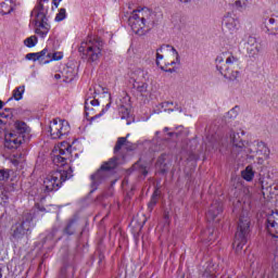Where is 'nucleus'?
Listing matches in <instances>:
<instances>
[{
    "label": "nucleus",
    "mask_w": 278,
    "mask_h": 278,
    "mask_svg": "<svg viewBox=\"0 0 278 278\" xmlns=\"http://www.w3.org/2000/svg\"><path fill=\"white\" fill-rule=\"evenodd\" d=\"M23 94H25V86H20L13 90L12 98L9 99V101H12L13 99L15 101H21L23 99Z\"/></svg>",
    "instance_id": "25"
},
{
    "label": "nucleus",
    "mask_w": 278,
    "mask_h": 278,
    "mask_svg": "<svg viewBox=\"0 0 278 278\" xmlns=\"http://www.w3.org/2000/svg\"><path fill=\"white\" fill-rule=\"evenodd\" d=\"M223 24L226 26L228 31H230V34H236V31H238V27H240V20L228 13L224 16Z\"/></svg>",
    "instance_id": "18"
},
{
    "label": "nucleus",
    "mask_w": 278,
    "mask_h": 278,
    "mask_svg": "<svg viewBox=\"0 0 278 278\" xmlns=\"http://www.w3.org/2000/svg\"><path fill=\"white\" fill-rule=\"evenodd\" d=\"M164 131H168V127H165V128H164Z\"/></svg>",
    "instance_id": "53"
},
{
    "label": "nucleus",
    "mask_w": 278,
    "mask_h": 278,
    "mask_svg": "<svg viewBox=\"0 0 278 278\" xmlns=\"http://www.w3.org/2000/svg\"><path fill=\"white\" fill-rule=\"evenodd\" d=\"M25 142L27 141L22 139V137L16 136L14 132L5 135L4 138L5 149H18V147H21V144H25Z\"/></svg>",
    "instance_id": "16"
},
{
    "label": "nucleus",
    "mask_w": 278,
    "mask_h": 278,
    "mask_svg": "<svg viewBox=\"0 0 278 278\" xmlns=\"http://www.w3.org/2000/svg\"><path fill=\"white\" fill-rule=\"evenodd\" d=\"M126 124L127 125H131V122L129 119H127Z\"/></svg>",
    "instance_id": "49"
},
{
    "label": "nucleus",
    "mask_w": 278,
    "mask_h": 278,
    "mask_svg": "<svg viewBox=\"0 0 278 278\" xmlns=\"http://www.w3.org/2000/svg\"><path fill=\"white\" fill-rule=\"evenodd\" d=\"M61 273H66V268H62V269H61Z\"/></svg>",
    "instance_id": "50"
},
{
    "label": "nucleus",
    "mask_w": 278,
    "mask_h": 278,
    "mask_svg": "<svg viewBox=\"0 0 278 278\" xmlns=\"http://www.w3.org/2000/svg\"><path fill=\"white\" fill-rule=\"evenodd\" d=\"M56 233H58V228H53V229H52V232L47 236V239L53 238V236H55Z\"/></svg>",
    "instance_id": "42"
},
{
    "label": "nucleus",
    "mask_w": 278,
    "mask_h": 278,
    "mask_svg": "<svg viewBox=\"0 0 278 278\" xmlns=\"http://www.w3.org/2000/svg\"><path fill=\"white\" fill-rule=\"evenodd\" d=\"M49 129L51 138L60 140L62 136H66L71 131V125L66 121L55 118L50 123Z\"/></svg>",
    "instance_id": "10"
},
{
    "label": "nucleus",
    "mask_w": 278,
    "mask_h": 278,
    "mask_svg": "<svg viewBox=\"0 0 278 278\" xmlns=\"http://www.w3.org/2000/svg\"><path fill=\"white\" fill-rule=\"evenodd\" d=\"M25 47L28 49H33V47H36L38 45V37L36 35H33L24 40Z\"/></svg>",
    "instance_id": "32"
},
{
    "label": "nucleus",
    "mask_w": 278,
    "mask_h": 278,
    "mask_svg": "<svg viewBox=\"0 0 278 278\" xmlns=\"http://www.w3.org/2000/svg\"><path fill=\"white\" fill-rule=\"evenodd\" d=\"M134 88L137 89V92H140L141 94H144L149 90V84L135 81L134 83Z\"/></svg>",
    "instance_id": "30"
},
{
    "label": "nucleus",
    "mask_w": 278,
    "mask_h": 278,
    "mask_svg": "<svg viewBox=\"0 0 278 278\" xmlns=\"http://www.w3.org/2000/svg\"><path fill=\"white\" fill-rule=\"evenodd\" d=\"M247 3H249V0H236L235 1V8L237 10H245Z\"/></svg>",
    "instance_id": "36"
},
{
    "label": "nucleus",
    "mask_w": 278,
    "mask_h": 278,
    "mask_svg": "<svg viewBox=\"0 0 278 278\" xmlns=\"http://www.w3.org/2000/svg\"><path fill=\"white\" fill-rule=\"evenodd\" d=\"M264 25L268 34H278V18H275L274 16L265 18Z\"/></svg>",
    "instance_id": "20"
},
{
    "label": "nucleus",
    "mask_w": 278,
    "mask_h": 278,
    "mask_svg": "<svg viewBox=\"0 0 278 278\" xmlns=\"http://www.w3.org/2000/svg\"><path fill=\"white\" fill-rule=\"evenodd\" d=\"M174 132H168V136H173Z\"/></svg>",
    "instance_id": "56"
},
{
    "label": "nucleus",
    "mask_w": 278,
    "mask_h": 278,
    "mask_svg": "<svg viewBox=\"0 0 278 278\" xmlns=\"http://www.w3.org/2000/svg\"><path fill=\"white\" fill-rule=\"evenodd\" d=\"M14 127L15 128H13L11 132L26 142H29V138H31V128H29L25 122H15Z\"/></svg>",
    "instance_id": "13"
},
{
    "label": "nucleus",
    "mask_w": 278,
    "mask_h": 278,
    "mask_svg": "<svg viewBox=\"0 0 278 278\" xmlns=\"http://www.w3.org/2000/svg\"><path fill=\"white\" fill-rule=\"evenodd\" d=\"M10 179V170L0 169V181H8Z\"/></svg>",
    "instance_id": "38"
},
{
    "label": "nucleus",
    "mask_w": 278,
    "mask_h": 278,
    "mask_svg": "<svg viewBox=\"0 0 278 278\" xmlns=\"http://www.w3.org/2000/svg\"><path fill=\"white\" fill-rule=\"evenodd\" d=\"M169 105H173V102H163L159 104V110H156V114H160V112H184V109H181L179 105H175L174 109H168Z\"/></svg>",
    "instance_id": "21"
},
{
    "label": "nucleus",
    "mask_w": 278,
    "mask_h": 278,
    "mask_svg": "<svg viewBox=\"0 0 278 278\" xmlns=\"http://www.w3.org/2000/svg\"><path fill=\"white\" fill-rule=\"evenodd\" d=\"M73 177V168L66 166L54 172H51L43 179V192H55L62 188V184Z\"/></svg>",
    "instance_id": "4"
},
{
    "label": "nucleus",
    "mask_w": 278,
    "mask_h": 278,
    "mask_svg": "<svg viewBox=\"0 0 278 278\" xmlns=\"http://www.w3.org/2000/svg\"><path fill=\"white\" fill-rule=\"evenodd\" d=\"M137 73H138L139 77H142V78H144L147 75V72H144L142 70L137 71Z\"/></svg>",
    "instance_id": "44"
},
{
    "label": "nucleus",
    "mask_w": 278,
    "mask_h": 278,
    "mask_svg": "<svg viewBox=\"0 0 278 278\" xmlns=\"http://www.w3.org/2000/svg\"><path fill=\"white\" fill-rule=\"evenodd\" d=\"M182 3H188L190 0H180Z\"/></svg>",
    "instance_id": "48"
},
{
    "label": "nucleus",
    "mask_w": 278,
    "mask_h": 278,
    "mask_svg": "<svg viewBox=\"0 0 278 278\" xmlns=\"http://www.w3.org/2000/svg\"><path fill=\"white\" fill-rule=\"evenodd\" d=\"M216 68L225 77L230 81H236L238 77H240V59L233 55L232 52H223L215 60Z\"/></svg>",
    "instance_id": "2"
},
{
    "label": "nucleus",
    "mask_w": 278,
    "mask_h": 278,
    "mask_svg": "<svg viewBox=\"0 0 278 278\" xmlns=\"http://www.w3.org/2000/svg\"><path fill=\"white\" fill-rule=\"evenodd\" d=\"M155 12L151 9H137L129 16L128 24L137 36H144L147 31L155 27Z\"/></svg>",
    "instance_id": "1"
},
{
    "label": "nucleus",
    "mask_w": 278,
    "mask_h": 278,
    "mask_svg": "<svg viewBox=\"0 0 278 278\" xmlns=\"http://www.w3.org/2000/svg\"><path fill=\"white\" fill-rule=\"evenodd\" d=\"M162 53H172L174 55L175 60L169 63V66L181 64V56H179L177 49L170 45H162L156 49V66H160V60H164V54Z\"/></svg>",
    "instance_id": "12"
},
{
    "label": "nucleus",
    "mask_w": 278,
    "mask_h": 278,
    "mask_svg": "<svg viewBox=\"0 0 278 278\" xmlns=\"http://www.w3.org/2000/svg\"><path fill=\"white\" fill-rule=\"evenodd\" d=\"M55 77H56V79H60V75L56 74Z\"/></svg>",
    "instance_id": "52"
},
{
    "label": "nucleus",
    "mask_w": 278,
    "mask_h": 278,
    "mask_svg": "<svg viewBox=\"0 0 278 278\" xmlns=\"http://www.w3.org/2000/svg\"><path fill=\"white\" fill-rule=\"evenodd\" d=\"M162 164H164V155H162L157 162H156V166H162Z\"/></svg>",
    "instance_id": "43"
},
{
    "label": "nucleus",
    "mask_w": 278,
    "mask_h": 278,
    "mask_svg": "<svg viewBox=\"0 0 278 278\" xmlns=\"http://www.w3.org/2000/svg\"><path fill=\"white\" fill-rule=\"evenodd\" d=\"M251 199V193L249 188H242L240 190L239 198L233 201V212H240L242 210L244 203Z\"/></svg>",
    "instance_id": "17"
},
{
    "label": "nucleus",
    "mask_w": 278,
    "mask_h": 278,
    "mask_svg": "<svg viewBox=\"0 0 278 278\" xmlns=\"http://www.w3.org/2000/svg\"><path fill=\"white\" fill-rule=\"evenodd\" d=\"M257 155H268V147L263 141H256Z\"/></svg>",
    "instance_id": "31"
},
{
    "label": "nucleus",
    "mask_w": 278,
    "mask_h": 278,
    "mask_svg": "<svg viewBox=\"0 0 278 278\" xmlns=\"http://www.w3.org/2000/svg\"><path fill=\"white\" fill-rule=\"evenodd\" d=\"M66 18V9L62 8L59 10V13L56 14L54 21L56 23H62Z\"/></svg>",
    "instance_id": "35"
},
{
    "label": "nucleus",
    "mask_w": 278,
    "mask_h": 278,
    "mask_svg": "<svg viewBox=\"0 0 278 278\" xmlns=\"http://www.w3.org/2000/svg\"><path fill=\"white\" fill-rule=\"evenodd\" d=\"M223 214V202L215 200L213 203L210 205L207 212H206V220L208 223H212L218 218Z\"/></svg>",
    "instance_id": "14"
},
{
    "label": "nucleus",
    "mask_w": 278,
    "mask_h": 278,
    "mask_svg": "<svg viewBox=\"0 0 278 278\" xmlns=\"http://www.w3.org/2000/svg\"><path fill=\"white\" fill-rule=\"evenodd\" d=\"M155 205H157V195L155 193H153L149 204H148V208L150 210H153V207H155Z\"/></svg>",
    "instance_id": "39"
},
{
    "label": "nucleus",
    "mask_w": 278,
    "mask_h": 278,
    "mask_svg": "<svg viewBox=\"0 0 278 278\" xmlns=\"http://www.w3.org/2000/svg\"><path fill=\"white\" fill-rule=\"evenodd\" d=\"M266 229L273 238H278V224H275L273 227V224L266 225Z\"/></svg>",
    "instance_id": "34"
},
{
    "label": "nucleus",
    "mask_w": 278,
    "mask_h": 278,
    "mask_svg": "<svg viewBox=\"0 0 278 278\" xmlns=\"http://www.w3.org/2000/svg\"><path fill=\"white\" fill-rule=\"evenodd\" d=\"M0 240H1V232H0Z\"/></svg>",
    "instance_id": "58"
},
{
    "label": "nucleus",
    "mask_w": 278,
    "mask_h": 278,
    "mask_svg": "<svg viewBox=\"0 0 278 278\" xmlns=\"http://www.w3.org/2000/svg\"><path fill=\"white\" fill-rule=\"evenodd\" d=\"M250 227H251V219H249V217L239 218L237 232L235 235V241L232 243V247L237 252L242 251V249L244 248V244H247L249 240Z\"/></svg>",
    "instance_id": "8"
},
{
    "label": "nucleus",
    "mask_w": 278,
    "mask_h": 278,
    "mask_svg": "<svg viewBox=\"0 0 278 278\" xmlns=\"http://www.w3.org/2000/svg\"><path fill=\"white\" fill-rule=\"evenodd\" d=\"M241 177L245 179V181H253V177H255V172H253V167L248 166L242 173Z\"/></svg>",
    "instance_id": "27"
},
{
    "label": "nucleus",
    "mask_w": 278,
    "mask_h": 278,
    "mask_svg": "<svg viewBox=\"0 0 278 278\" xmlns=\"http://www.w3.org/2000/svg\"><path fill=\"white\" fill-rule=\"evenodd\" d=\"M14 11V2L12 0H2L0 2V14H11Z\"/></svg>",
    "instance_id": "22"
},
{
    "label": "nucleus",
    "mask_w": 278,
    "mask_h": 278,
    "mask_svg": "<svg viewBox=\"0 0 278 278\" xmlns=\"http://www.w3.org/2000/svg\"><path fill=\"white\" fill-rule=\"evenodd\" d=\"M99 89L94 88H90L88 93H87V99L85 100V116L87 118V121H97V118H101V116H103V114H105V112H108V110H110V108L112 106V94L110 92H108L106 88L103 87H99ZM102 91V96L104 97V99H108V103L105 105L104 109H102V111L99 114H94V109L99 106V99L94 98V94H97V92H101ZM90 105H92V108H90Z\"/></svg>",
    "instance_id": "3"
},
{
    "label": "nucleus",
    "mask_w": 278,
    "mask_h": 278,
    "mask_svg": "<svg viewBox=\"0 0 278 278\" xmlns=\"http://www.w3.org/2000/svg\"><path fill=\"white\" fill-rule=\"evenodd\" d=\"M119 112V116L123 121H129L130 118V110H129V105H121L118 109Z\"/></svg>",
    "instance_id": "28"
},
{
    "label": "nucleus",
    "mask_w": 278,
    "mask_h": 278,
    "mask_svg": "<svg viewBox=\"0 0 278 278\" xmlns=\"http://www.w3.org/2000/svg\"><path fill=\"white\" fill-rule=\"evenodd\" d=\"M31 220H34L31 214L26 213L21 223H16L12 226L11 236L13 240L18 242V240H23L27 233H31Z\"/></svg>",
    "instance_id": "9"
},
{
    "label": "nucleus",
    "mask_w": 278,
    "mask_h": 278,
    "mask_svg": "<svg viewBox=\"0 0 278 278\" xmlns=\"http://www.w3.org/2000/svg\"><path fill=\"white\" fill-rule=\"evenodd\" d=\"M118 166V156H113L108 162H104L101 167L91 175V186L97 189L100 184H103L108 177H110L111 170H114Z\"/></svg>",
    "instance_id": "7"
},
{
    "label": "nucleus",
    "mask_w": 278,
    "mask_h": 278,
    "mask_svg": "<svg viewBox=\"0 0 278 278\" xmlns=\"http://www.w3.org/2000/svg\"><path fill=\"white\" fill-rule=\"evenodd\" d=\"M0 278H3V274L0 273Z\"/></svg>",
    "instance_id": "57"
},
{
    "label": "nucleus",
    "mask_w": 278,
    "mask_h": 278,
    "mask_svg": "<svg viewBox=\"0 0 278 278\" xmlns=\"http://www.w3.org/2000/svg\"><path fill=\"white\" fill-rule=\"evenodd\" d=\"M167 73H173V70H168Z\"/></svg>",
    "instance_id": "55"
},
{
    "label": "nucleus",
    "mask_w": 278,
    "mask_h": 278,
    "mask_svg": "<svg viewBox=\"0 0 278 278\" xmlns=\"http://www.w3.org/2000/svg\"><path fill=\"white\" fill-rule=\"evenodd\" d=\"M123 147H125L128 151H134V147H131V143L127 141V137H119L114 147V154L118 155V152L121 149H123Z\"/></svg>",
    "instance_id": "19"
},
{
    "label": "nucleus",
    "mask_w": 278,
    "mask_h": 278,
    "mask_svg": "<svg viewBox=\"0 0 278 278\" xmlns=\"http://www.w3.org/2000/svg\"><path fill=\"white\" fill-rule=\"evenodd\" d=\"M230 142H232V146L236 149H243L244 147V141L240 138V132H230Z\"/></svg>",
    "instance_id": "23"
},
{
    "label": "nucleus",
    "mask_w": 278,
    "mask_h": 278,
    "mask_svg": "<svg viewBox=\"0 0 278 278\" xmlns=\"http://www.w3.org/2000/svg\"><path fill=\"white\" fill-rule=\"evenodd\" d=\"M78 51L83 53V58H85L87 62H99L101 55H103V40H101V38L88 37L80 43Z\"/></svg>",
    "instance_id": "5"
},
{
    "label": "nucleus",
    "mask_w": 278,
    "mask_h": 278,
    "mask_svg": "<svg viewBox=\"0 0 278 278\" xmlns=\"http://www.w3.org/2000/svg\"><path fill=\"white\" fill-rule=\"evenodd\" d=\"M8 201H10V195H8V191H1L0 204L2 205V203H8Z\"/></svg>",
    "instance_id": "40"
},
{
    "label": "nucleus",
    "mask_w": 278,
    "mask_h": 278,
    "mask_svg": "<svg viewBox=\"0 0 278 278\" xmlns=\"http://www.w3.org/2000/svg\"><path fill=\"white\" fill-rule=\"evenodd\" d=\"M41 1H43V3H47V2H49V0H41Z\"/></svg>",
    "instance_id": "51"
},
{
    "label": "nucleus",
    "mask_w": 278,
    "mask_h": 278,
    "mask_svg": "<svg viewBox=\"0 0 278 278\" xmlns=\"http://www.w3.org/2000/svg\"><path fill=\"white\" fill-rule=\"evenodd\" d=\"M60 2H62V0H52V3L55 8L60 7Z\"/></svg>",
    "instance_id": "45"
},
{
    "label": "nucleus",
    "mask_w": 278,
    "mask_h": 278,
    "mask_svg": "<svg viewBox=\"0 0 278 278\" xmlns=\"http://www.w3.org/2000/svg\"><path fill=\"white\" fill-rule=\"evenodd\" d=\"M3 109V101L0 100V110Z\"/></svg>",
    "instance_id": "47"
},
{
    "label": "nucleus",
    "mask_w": 278,
    "mask_h": 278,
    "mask_svg": "<svg viewBox=\"0 0 278 278\" xmlns=\"http://www.w3.org/2000/svg\"><path fill=\"white\" fill-rule=\"evenodd\" d=\"M162 173H166V169H165V168H162Z\"/></svg>",
    "instance_id": "54"
},
{
    "label": "nucleus",
    "mask_w": 278,
    "mask_h": 278,
    "mask_svg": "<svg viewBox=\"0 0 278 278\" xmlns=\"http://www.w3.org/2000/svg\"><path fill=\"white\" fill-rule=\"evenodd\" d=\"M53 153V164L60 167L66 166V160L71 159V146L67 143H61V147L54 148Z\"/></svg>",
    "instance_id": "11"
},
{
    "label": "nucleus",
    "mask_w": 278,
    "mask_h": 278,
    "mask_svg": "<svg viewBox=\"0 0 278 278\" xmlns=\"http://www.w3.org/2000/svg\"><path fill=\"white\" fill-rule=\"evenodd\" d=\"M148 174H149V172H147V169L142 170V175H144V177H147Z\"/></svg>",
    "instance_id": "46"
},
{
    "label": "nucleus",
    "mask_w": 278,
    "mask_h": 278,
    "mask_svg": "<svg viewBox=\"0 0 278 278\" xmlns=\"http://www.w3.org/2000/svg\"><path fill=\"white\" fill-rule=\"evenodd\" d=\"M47 53H49V49L45 48L40 52H33V53L26 54V60H33V62H36L38 60H42V58H45Z\"/></svg>",
    "instance_id": "24"
},
{
    "label": "nucleus",
    "mask_w": 278,
    "mask_h": 278,
    "mask_svg": "<svg viewBox=\"0 0 278 278\" xmlns=\"http://www.w3.org/2000/svg\"><path fill=\"white\" fill-rule=\"evenodd\" d=\"M248 151L249 153H252L253 155H257V141H253L248 144Z\"/></svg>",
    "instance_id": "37"
},
{
    "label": "nucleus",
    "mask_w": 278,
    "mask_h": 278,
    "mask_svg": "<svg viewBox=\"0 0 278 278\" xmlns=\"http://www.w3.org/2000/svg\"><path fill=\"white\" fill-rule=\"evenodd\" d=\"M77 229V222L75 219H71L66 227L64 228V233H66V236H73L75 233Z\"/></svg>",
    "instance_id": "26"
},
{
    "label": "nucleus",
    "mask_w": 278,
    "mask_h": 278,
    "mask_svg": "<svg viewBox=\"0 0 278 278\" xmlns=\"http://www.w3.org/2000/svg\"><path fill=\"white\" fill-rule=\"evenodd\" d=\"M266 225H271V229H274L275 225H278V211L267 215Z\"/></svg>",
    "instance_id": "29"
},
{
    "label": "nucleus",
    "mask_w": 278,
    "mask_h": 278,
    "mask_svg": "<svg viewBox=\"0 0 278 278\" xmlns=\"http://www.w3.org/2000/svg\"><path fill=\"white\" fill-rule=\"evenodd\" d=\"M46 55L47 58H49V60L46 61V63L53 62V60L54 61L62 60L64 58V54L62 52H54V53L47 52Z\"/></svg>",
    "instance_id": "33"
},
{
    "label": "nucleus",
    "mask_w": 278,
    "mask_h": 278,
    "mask_svg": "<svg viewBox=\"0 0 278 278\" xmlns=\"http://www.w3.org/2000/svg\"><path fill=\"white\" fill-rule=\"evenodd\" d=\"M244 47L250 58H256V55L260 54V51H262V45H260V42H257V39L253 36L248 37Z\"/></svg>",
    "instance_id": "15"
},
{
    "label": "nucleus",
    "mask_w": 278,
    "mask_h": 278,
    "mask_svg": "<svg viewBox=\"0 0 278 278\" xmlns=\"http://www.w3.org/2000/svg\"><path fill=\"white\" fill-rule=\"evenodd\" d=\"M31 22L35 24V34L41 38H46L47 34L51 29L49 23H47V15L45 14V4L39 1L38 5L30 12Z\"/></svg>",
    "instance_id": "6"
},
{
    "label": "nucleus",
    "mask_w": 278,
    "mask_h": 278,
    "mask_svg": "<svg viewBox=\"0 0 278 278\" xmlns=\"http://www.w3.org/2000/svg\"><path fill=\"white\" fill-rule=\"evenodd\" d=\"M228 118H236L238 116V106L231 109L228 113H227Z\"/></svg>",
    "instance_id": "41"
}]
</instances>
